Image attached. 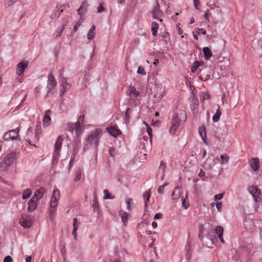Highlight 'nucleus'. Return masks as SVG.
Listing matches in <instances>:
<instances>
[{
    "instance_id": "f257e3e1",
    "label": "nucleus",
    "mask_w": 262,
    "mask_h": 262,
    "mask_svg": "<svg viewBox=\"0 0 262 262\" xmlns=\"http://www.w3.org/2000/svg\"><path fill=\"white\" fill-rule=\"evenodd\" d=\"M187 119V115L185 112H181L179 114L176 115L172 119L171 126L169 129L171 134H174L179 126L183 124Z\"/></svg>"
},
{
    "instance_id": "f03ea898",
    "label": "nucleus",
    "mask_w": 262,
    "mask_h": 262,
    "mask_svg": "<svg viewBox=\"0 0 262 262\" xmlns=\"http://www.w3.org/2000/svg\"><path fill=\"white\" fill-rule=\"evenodd\" d=\"M60 199V191L58 189H55L53 191L50 202V208L49 209V214L50 216L53 215L56 212V207L58 204V201Z\"/></svg>"
},
{
    "instance_id": "7ed1b4c3",
    "label": "nucleus",
    "mask_w": 262,
    "mask_h": 262,
    "mask_svg": "<svg viewBox=\"0 0 262 262\" xmlns=\"http://www.w3.org/2000/svg\"><path fill=\"white\" fill-rule=\"evenodd\" d=\"M101 134V132L100 130L96 129L85 140L86 142H88L90 145L94 144L95 147L97 148Z\"/></svg>"
},
{
    "instance_id": "20e7f679",
    "label": "nucleus",
    "mask_w": 262,
    "mask_h": 262,
    "mask_svg": "<svg viewBox=\"0 0 262 262\" xmlns=\"http://www.w3.org/2000/svg\"><path fill=\"white\" fill-rule=\"evenodd\" d=\"M56 84L57 83L53 75L51 73H50L48 77V84L47 86V93L46 97H48L51 95L52 91L55 88Z\"/></svg>"
},
{
    "instance_id": "39448f33",
    "label": "nucleus",
    "mask_w": 262,
    "mask_h": 262,
    "mask_svg": "<svg viewBox=\"0 0 262 262\" xmlns=\"http://www.w3.org/2000/svg\"><path fill=\"white\" fill-rule=\"evenodd\" d=\"M165 90L164 88L159 86H156L154 88V101L155 102H158L161 101L164 95Z\"/></svg>"
},
{
    "instance_id": "423d86ee",
    "label": "nucleus",
    "mask_w": 262,
    "mask_h": 262,
    "mask_svg": "<svg viewBox=\"0 0 262 262\" xmlns=\"http://www.w3.org/2000/svg\"><path fill=\"white\" fill-rule=\"evenodd\" d=\"M19 223L24 228H28L32 225V217L26 214H23L19 220Z\"/></svg>"
},
{
    "instance_id": "0eeeda50",
    "label": "nucleus",
    "mask_w": 262,
    "mask_h": 262,
    "mask_svg": "<svg viewBox=\"0 0 262 262\" xmlns=\"http://www.w3.org/2000/svg\"><path fill=\"white\" fill-rule=\"evenodd\" d=\"M248 190L255 202H258L260 200V190L256 186H250L248 188Z\"/></svg>"
},
{
    "instance_id": "6e6552de",
    "label": "nucleus",
    "mask_w": 262,
    "mask_h": 262,
    "mask_svg": "<svg viewBox=\"0 0 262 262\" xmlns=\"http://www.w3.org/2000/svg\"><path fill=\"white\" fill-rule=\"evenodd\" d=\"M16 139V129L6 132L4 136V140L7 142L13 141Z\"/></svg>"
},
{
    "instance_id": "1a4fd4ad",
    "label": "nucleus",
    "mask_w": 262,
    "mask_h": 262,
    "mask_svg": "<svg viewBox=\"0 0 262 262\" xmlns=\"http://www.w3.org/2000/svg\"><path fill=\"white\" fill-rule=\"evenodd\" d=\"M151 14L153 18L159 19L160 22L162 21V19L159 18L162 15V12L160 10L159 4L157 2L156 7L151 11Z\"/></svg>"
},
{
    "instance_id": "9d476101",
    "label": "nucleus",
    "mask_w": 262,
    "mask_h": 262,
    "mask_svg": "<svg viewBox=\"0 0 262 262\" xmlns=\"http://www.w3.org/2000/svg\"><path fill=\"white\" fill-rule=\"evenodd\" d=\"M60 96H63L67 90H69L71 88V85L67 81L66 78H62L60 82Z\"/></svg>"
},
{
    "instance_id": "9b49d317",
    "label": "nucleus",
    "mask_w": 262,
    "mask_h": 262,
    "mask_svg": "<svg viewBox=\"0 0 262 262\" xmlns=\"http://www.w3.org/2000/svg\"><path fill=\"white\" fill-rule=\"evenodd\" d=\"M29 61L27 60H23L17 64V76H21L24 73L25 69L28 67Z\"/></svg>"
},
{
    "instance_id": "f8f14e48",
    "label": "nucleus",
    "mask_w": 262,
    "mask_h": 262,
    "mask_svg": "<svg viewBox=\"0 0 262 262\" xmlns=\"http://www.w3.org/2000/svg\"><path fill=\"white\" fill-rule=\"evenodd\" d=\"M46 192V189L43 187H40L34 192L32 198L33 199H36L37 201H39L43 198Z\"/></svg>"
},
{
    "instance_id": "ddd939ff",
    "label": "nucleus",
    "mask_w": 262,
    "mask_h": 262,
    "mask_svg": "<svg viewBox=\"0 0 262 262\" xmlns=\"http://www.w3.org/2000/svg\"><path fill=\"white\" fill-rule=\"evenodd\" d=\"M38 205V201L32 198L28 203V211L29 212L34 211L37 208Z\"/></svg>"
},
{
    "instance_id": "4468645a",
    "label": "nucleus",
    "mask_w": 262,
    "mask_h": 262,
    "mask_svg": "<svg viewBox=\"0 0 262 262\" xmlns=\"http://www.w3.org/2000/svg\"><path fill=\"white\" fill-rule=\"evenodd\" d=\"M63 140V139L61 136H59L57 138L54 146V152L56 154H59Z\"/></svg>"
},
{
    "instance_id": "2eb2a0df",
    "label": "nucleus",
    "mask_w": 262,
    "mask_h": 262,
    "mask_svg": "<svg viewBox=\"0 0 262 262\" xmlns=\"http://www.w3.org/2000/svg\"><path fill=\"white\" fill-rule=\"evenodd\" d=\"M16 157V152H13L7 155V156L4 159V162L6 164L10 165L15 160Z\"/></svg>"
},
{
    "instance_id": "dca6fc26",
    "label": "nucleus",
    "mask_w": 262,
    "mask_h": 262,
    "mask_svg": "<svg viewBox=\"0 0 262 262\" xmlns=\"http://www.w3.org/2000/svg\"><path fill=\"white\" fill-rule=\"evenodd\" d=\"M51 113H52L51 111L50 110H48L46 112V114L44 116V118H43V126L47 127L50 124L51 121L50 115H51Z\"/></svg>"
},
{
    "instance_id": "f3484780",
    "label": "nucleus",
    "mask_w": 262,
    "mask_h": 262,
    "mask_svg": "<svg viewBox=\"0 0 262 262\" xmlns=\"http://www.w3.org/2000/svg\"><path fill=\"white\" fill-rule=\"evenodd\" d=\"M108 133L114 137H117L121 134V131L114 126H110L106 128Z\"/></svg>"
},
{
    "instance_id": "a211bd4d",
    "label": "nucleus",
    "mask_w": 262,
    "mask_h": 262,
    "mask_svg": "<svg viewBox=\"0 0 262 262\" xmlns=\"http://www.w3.org/2000/svg\"><path fill=\"white\" fill-rule=\"evenodd\" d=\"M199 133L204 142L206 144L207 136L206 133V128L204 125H202L199 128Z\"/></svg>"
},
{
    "instance_id": "6ab92c4d",
    "label": "nucleus",
    "mask_w": 262,
    "mask_h": 262,
    "mask_svg": "<svg viewBox=\"0 0 262 262\" xmlns=\"http://www.w3.org/2000/svg\"><path fill=\"white\" fill-rule=\"evenodd\" d=\"M250 166L254 171H257L259 168V160L258 158H253L250 163Z\"/></svg>"
},
{
    "instance_id": "aec40b11",
    "label": "nucleus",
    "mask_w": 262,
    "mask_h": 262,
    "mask_svg": "<svg viewBox=\"0 0 262 262\" xmlns=\"http://www.w3.org/2000/svg\"><path fill=\"white\" fill-rule=\"evenodd\" d=\"M181 195V190H180V188L179 187H176L172 194H171V197H172V199L174 200H177L180 196Z\"/></svg>"
},
{
    "instance_id": "412c9836",
    "label": "nucleus",
    "mask_w": 262,
    "mask_h": 262,
    "mask_svg": "<svg viewBox=\"0 0 262 262\" xmlns=\"http://www.w3.org/2000/svg\"><path fill=\"white\" fill-rule=\"evenodd\" d=\"M77 222H78V220H77V218H75V217L74 218L73 223V230L72 232V235L74 236V239L75 240H77L76 231L78 228V226L77 225Z\"/></svg>"
},
{
    "instance_id": "4be33fe9",
    "label": "nucleus",
    "mask_w": 262,
    "mask_h": 262,
    "mask_svg": "<svg viewBox=\"0 0 262 262\" xmlns=\"http://www.w3.org/2000/svg\"><path fill=\"white\" fill-rule=\"evenodd\" d=\"M205 59L208 60L212 56V52L208 47H204L203 49Z\"/></svg>"
},
{
    "instance_id": "5701e85b",
    "label": "nucleus",
    "mask_w": 262,
    "mask_h": 262,
    "mask_svg": "<svg viewBox=\"0 0 262 262\" xmlns=\"http://www.w3.org/2000/svg\"><path fill=\"white\" fill-rule=\"evenodd\" d=\"M95 29L96 27L95 25H92L91 27L90 30L89 31V32L88 33V38L89 40H92L94 38V37L95 36Z\"/></svg>"
},
{
    "instance_id": "b1692460",
    "label": "nucleus",
    "mask_w": 262,
    "mask_h": 262,
    "mask_svg": "<svg viewBox=\"0 0 262 262\" xmlns=\"http://www.w3.org/2000/svg\"><path fill=\"white\" fill-rule=\"evenodd\" d=\"M81 146V141L79 138L76 139L75 140L74 143L73 144L74 147V154H76L78 152V149Z\"/></svg>"
},
{
    "instance_id": "393cba45",
    "label": "nucleus",
    "mask_w": 262,
    "mask_h": 262,
    "mask_svg": "<svg viewBox=\"0 0 262 262\" xmlns=\"http://www.w3.org/2000/svg\"><path fill=\"white\" fill-rule=\"evenodd\" d=\"M222 115V112L220 108H219L216 110L215 114L213 115L212 117V120L214 122H217L219 121L220 118Z\"/></svg>"
},
{
    "instance_id": "a878e982",
    "label": "nucleus",
    "mask_w": 262,
    "mask_h": 262,
    "mask_svg": "<svg viewBox=\"0 0 262 262\" xmlns=\"http://www.w3.org/2000/svg\"><path fill=\"white\" fill-rule=\"evenodd\" d=\"M82 127L81 124L79 123V122L75 123V132L76 135V136L78 137L80 135L81 133Z\"/></svg>"
},
{
    "instance_id": "bb28decb",
    "label": "nucleus",
    "mask_w": 262,
    "mask_h": 262,
    "mask_svg": "<svg viewBox=\"0 0 262 262\" xmlns=\"http://www.w3.org/2000/svg\"><path fill=\"white\" fill-rule=\"evenodd\" d=\"M221 164L224 165L228 163L229 157L227 155H223L220 156Z\"/></svg>"
},
{
    "instance_id": "cd10ccee",
    "label": "nucleus",
    "mask_w": 262,
    "mask_h": 262,
    "mask_svg": "<svg viewBox=\"0 0 262 262\" xmlns=\"http://www.w3.org/2000/svg\"><path fill=\"white\" fill-rule=\"evenodd\" d=\"M159 28V25L156 22H153L151 24V31L154 36H156Z\"/></svg>"
},
{
    "instance_id": "c85d7f7f",
    "label": "nucleus",
    "mask_w": 262,
    "mask_h": 262,
    "mask_svg": "<svg viewBox=\"0 0 262 262\" xmlns=\"http://www.w3.org/2000/svg\"><path fill=\"white\" fill-rule=\"evenodd\" d=\"M143 197L144 199L145 207H146L147 206V202L149 201L150 198V190H147L143 193Z\"/></svg>"
},
{
    "instance_id": "c756f323",
    "label": "nucleus",
    "mask_w": 262,
    "mask_h": 262,
    "mask_svg": "<svg viewBox=\"0 0 262 262\" xmlns=\"http://www.w3.org/2000/svg\"><path fill=\"white\" fill-rule=\"evenodd\" d=\"M120 215L121 216L122 221L125 225L126 223L128 220V214L125 212H123L122 211H120L119 212Z\"/></svg>"
},
{
    "instance_id": "7c9ffc66",
    "label": "nucleus",
    "mask_w": 262,
    "mask_h": 262,
    "mask_svg": "<svg viewBox=\"0 0 262 262\" xmlns=\"http://www.w3.org/2000/svg\"><path fill=\"white\" fill-rule=\"evenodd\" d=\"M128 93L130 96L133 95L135 98H136L139 94V92L137 91L134 87H130Z\"/></svg>"
},
{
    "instance_id": "2f4dec72",
    "label": "nucleus",
    "mask_w": 262,
    "mask_h": 262,
    "mask_svg": "<svg viewBox=\"0 0 262 262\" xmlns=\"http://www.w3.org/2000/svg\"><path fill=\"white\" fill-rule=\"evenodd\" d=\"M32 194V191L30 189H26L23 194L22 198L24 200H26L29 198Z\"/></svg>"
},
{
    "instance_id": "473e14b6",
    "label": "nucleus",
    "mask_w": 262,
    "mask_h": 262,
    "mask_svg": "<svg viewBox=\"0 0 262 262\" xmlns=\"http://www.w3.org/2000/svg\"><path fill=\"white\" fill-rule=\"evenodd\" d=\"M215 232L218 236H223L224 228L221 226H217L215 228Z\"/></svg>"
},
{
    "instance_id": "72a5a7b5",
    "label": "nucleus",
    "mask_w": 262,
    "mask_h": 262,
    "mask_svg": "<svg viewBox=\"0 0 262 262\" xmlns=\"http://www.w3.org/2000/svg\"><path fill=\"white\" fill-rule=\"evenodd\" d=\"M83 7H82V6H81L79 8V9L77 10L78 14L80 15V20L78 21H77L75 25L77 27H79L83 22V19L81 18V12L83 11Z\"/></svg>"
},
{
    "instance_id": "f704fd0d",
    "label": "nucleus",
    "mask_w": 262,
    "mask_h": 262,
    "mask_svg": "<svg viewBox=\"0 0 262 262\" xmlns=\"http://www.w3.org/2000/svg\"><path fill=\"white\" fill-rule=\"evenodd\" d=\"M187 193L186 195L185 198H184L183 197L182 198V205L184 207L185 209L188 208L189 206V203L188 199H187Z\"/></svg>"
},
{
    "instance_id": "c9c22d12",
    "label": "nucleus",
    "mask_w": 262,
    "mask_h": 262,
    "mask_svg": "<svg viewBox=\"0 0 262 262\" xmlns=\"http://www.w3.org/2000/svg\"><path fill=\"white\" fill-rule=\"evenodd\" d=\"M200 100L204 101L206 99L210 98L209 94L208 93L202 92L200 94Z\"/></svg>"
},
{
    "instance_id": "e433bc0d",
    "label": "nucleus",
    "mask_w": 262,
    "mask_h": 262,
    "mask_svg": "<svg viewBox=\"0 0 262 262\" xmlns=\"http://www.w3.org/2000/svg\"><path fill=\"white\" fill-rule=\"evenodd\" d=\"M104 3H100L99 4V6L97 8V12L98 13H101L103 11H104L105 9L103 7Z\"/></svg>"
},
{
    "instance_id": "4c0bfd02",
    "label": "nucleus",
    "mask_w": 262,
    "mask_h": 262,
    "mask_svg": "<svg viewBox=\"0 0 262 262\" xmlns=\"http://www.w3.org/2000/svg\"><path fill=\"white\" fill-rule=\"evenodd\" d=\"M129 112H130V108L126 109V110L125 111V120L126 122H128L129 120L130 119V116L129 114Z\"/></svg>"
},
{
    "instance_id": "58836bf2",
    "label": "nucleus",
    "mask_w": 262,
    "mask_h": 262,
    "mask_svg": "<svg viewBox=\"0 0 262 262\" xmlns=\"http://www.w3.org/2000/svg\"><path fill=\"white\" fill-rule=\"evenodd\" d=\"M144 123L146 126V131H147V133L148 135H149L150 138L151 139V136H152V134H151L152 129H151V128L145 122H144Z\"/></svg>"
},
{
    "instance_id": "ea45409f",
    "label": "nucleus",
    "mask_w": 262,
    "mask_h": 262,
    "mask_svg": "<svg viewBox=\"0 0 262 262\" xmlns=\"http://www.w3.org/2000/svg\"><path fill=\"white\" fill-rule=\"evenodd\" d=\"M137 73L141 75H145L146 72L142 67H139L137 70Z\"/></svg>"
},
{
    "instance_id": "a19ab883",
    "label": "nucleus",
    "mask_w": 262,
    "mask_h": 262,
    "mask_svg": "<svg viewBox=\"0 0 262 262\" xmlns=\"http://www.w3.org/2000/svg\"><path fill=\"white\" fill-rule=\"evenodd\" d=\"M126 203L127 204V209L128 211L131 210V203H132V199L130 198H127L126 199Z\"/></svg>"
},
{
    "instance_id": "79ce46f5",
    "label": "nucleus",
    "mask_w": 262,
    "mask_h": 262,
    "mask_svg": "<svg viewBox=\"0 0 262 262\" xmlns=\"http://www.w3.org/2000/svg\"><path fill=\"white\" fill-rule=\"evenodd\" d=\"M193 5L196 10H200V2L199 0H193Z\"/></svg>"
},
{
    "instance_id": "37998d69",
    "label": "nucleus",
    "mask_w": 262,
    "mask_h": 262,
    "mask_svg": "<svg viewBox=\"0 0 262 262\" xmlns=\"http://www.w3.org/2000/svg\"><path fill=\"white\" fill-rule=\"evenodd\" d=\"M104 193V199H111V194L109 193L107 189H105L103 191Z\"/></svg>"
},
{
    "instance_id": "c03bdc74",
    "label": "nucleus",
    "mask_w": 262,
    "mask_h": 262,
    "mask_svg": "<svg viewBox=\"0 0 262 262\" xmlns=\"http://www.w3.org/2000/svg\"><path fill=\"white\" fill-rule=\"evenodd\" d=\"M75 123H68V129L70 132H73L75 130Z\"/></svg>"
},
{
    "instance_id": "a18cd8bd",
    "label": "nucleus",
    "mask_w": 262,
    "mask_h": 262,
    "mask_svg": "<svg viewBox=\"0 0 262 262\" xmlns=\"http://www.w3.org/2000/svg\"><path fill=\"white\" fill-rule=\"evenodd\" d=\"M81 172L80 170H78L76 173V176L75 178V181L78 182L81 179Z\"/></svg>"
},
{
    "instance_id": "49530a36",
    "label": "nucleus",
    "mask_w": 262,
    "mask_h": 262,
    "mask_svg": "<svg viewBox=\"0 0 262 262\" xmlns=\"http://www.w3.org/2000/svg\"><path fill=\"white\" fill-rule=\"evenodd\" d=\"M168 185V183H166L165 184H164V185H162L161 186H160L158 189V192L159 193H161V194H162L163 193V192H164V189L165 188V187L166 186H167Z\"/></svg>"
},
{
    "instance_id": "de8ad7c7",
    "label": "nucleus",
    "mask_w": 262,
    "mask_h": 262,
    "mask_svg": "<svg viewBox=\"0 0 262 262\" xmlns=\"http://www.w3.org/2000/svg\"><path fill=\"white\" fill-rule=\"evenodd\" d=\"M16 0H5V4L7 7H10L11 5L14 4Z\"/></svg>"
},
{
    "instance_id": "09e8293b",
    "label": "nucleus",
    "mask_w": 262,
    "mask_h": 262,
    "mask_svg": "<svg viewBox=\"0 0 262 262\" xmlns=\"http://www.w3.org/2000/svg\"><path fill=\"white\" fill-rule=\"evenodd\" d=\"M59 154H56L54 152L53 156V163H57L58 160Z\"/></svg>"
},
{
    "instance_id": "8fccbe9b",
    "label": "nucleus",
    "mask_w": 262,
    "mask_h": 262,
    "mask_svg": "<svg viewBox=\"0 0 262 262\" xmlns=\"http://www.w3.org/2000/svg\"><path fill=\"white\" fill-rule=\"evenodd\" d=\"M109 154L111 157H115V149L113 147H110L109 148Z\"/></svg>"
},
{
    "instance_id": "3c124183",
    "label": "nucleus",
    "mask_w": 262,
    "mask_h": 262,
    "mask_svg": "<svg viewBox=\"0 0 262 262\" xmlns=\"http://www.w3.org/2000/svg\"><path fill=\"white\" fill-rule=\"evenodd\" d=\"M196 33L198 35H200L201 34L205 35L206 34V31L204 30L203 29H198Z\"/></svg>"
},
{
    "instance_id": "603ef678",
    "label": "nucleus",
    "mask_w": 262,
    "mask_h": 262,
    "mask_svg": "<svg viewBox=\"0 0 262 262\" xmlns=\"http://www.w3.org/2000/svg\"><path fill=\"white\" fill-rule=\"evenodd\" d=\"M224 193H220L214 195V198L215 200H221L223 198Z\"/></svg>"
},
{
    "instance_id": "864d4df0",
    "label": "nucleus",
    "mask_w": 262,
    "mask_h": 262,
    "mask_svg": "<svg viewBox=\"0 0 262 262\" xmlns=\"http://www.w3.org/2000/svg\"><path fill=\"white\" fill-rule=\"evenodd\" d=\"M98 203L97 200L96 198H95V199L93 200V207L94 209H96L98 207Z\"/></svg>"
},
{
    "instance_id": "5fc2aeb1",
    "label": "nucleus",
    "mask_w": 262,
    "mask_h": 262,
    "mask_svg": "<svg viewBox=\"0 0 262 262\" xmlns=\"http://www.w3.org/2000/svg\"><path fill=\"white\" fill-rule=\"evenodd\" d=\"M84 121V116H80L78 119V121L76 122H79L80 124H82Z\"/></svg>"
},
{
    "instance_id": "6e6d98bb",
    "label": "nucleus",
    "mask_w": 262,
    "mask_h": 262,
    "mask_svg": "<svg viewBox=\"0 0 262 262\" xmlns=\"http://www.w3.org/2000/svg\"><path fill=\"white\" fill-rule=\"evenodd\" d=\"M222 202H217L216 204V207L217 209V210L219 211H221V209H222Z\"/></svg>"
},
{
    "instance_id": "4d7b16f0",
    "label": "nucleus",
    "mask_w": 262,
    "mask_h": 262,
    "mask_svg": "<svg viewBox=\"0 0 262 262\" xmlns=\"http://www.w3.org/2000/svg\"><path fill=\"white\" fill-rule=\"evenodd\" d=\"M162 217V214L161 213L159 212V213H156L155 215L154 219L155 220H157V219H161Z\"/></svg>"
},
{
    "instance_id": "13d9d810",
    "label": "nucleus",
    "mask_w": 262,
    "mask_h": 262,
    "mask_svg": "<svg viewBox=\"0 0 262 262\" xmlns=\"http://www.w3.org/2000/svg\"><path fill=\"white\" fill-rule=\"evenodd\" d=\"M198 68H199V66L197 64L195 65V62H194L191 68V72L192 73H194L196 71V70L198 69Z\"/></svg>"
},
{
    "instance_id": "bf43d9fd",
    "label": "nucleus",
    "mask_w": 262,
    "mask_h": 262,
    "mask_svg": "<svg viewBox=\"0 0 262 262\" xmlns=\"http://www.w3.org/2000/svg\"><path fill=\"white\" fill-rule=\"evenodd\" d=\"M12 259L10 256H7L5 257L4 262H12Z\"/></svg>"
},
{
    "instance_id": "052dcab7",
    "label": "nucleus",
    "mask_w": 262,
    "mask_h": 262,
    "mask_svg": "<svg viewBox=\"0 0 262 262\" xmlns=\"http://www.w3.org/2000/svg\"><path fill=\"white\" fill-rule=\"evenodd\" d=\"M177 29L179 35H181L183 33V30L180 27V24L177 25Z\"/></svg>"
},
{
    "instance_id": "680f3d73",
    "label": "nucleus",
    "mask_w": 262,
    "mask_h": 262,
    "mask_svg": "<svg viewBox=\"0 0 262 262\" xmlns=\"http://www.w3.org/2000/svg\"><path fill=\"white\" fill-rule=\"evenodd\" d=\"M209 10H207L206 12L205 13L204 15V17L207 20H209V18H208V13H209Z\"/></svg>"
},
{
    "instance_id": "e2e57ef3",
    "label": "nucleus",
    "mask_w": 262,
    "mask_h": 262,
    "mask_svg": "<svg viewBox=\"0 0 262 262\" xmlns=\"http://www.w3.org/2000/svg\"><path fill=\"white\" fill-rule=\"evenodd\" d=\"M205 176V172L202 170H201L199 173V177H203Z\"/></svg>"
},
{
    "instance_id": "0e129e2a",
    "label": "nucleus",
    "mask_w": 262,
    "mask_h": 262,
    "mask_svg": "<svg viewBox=\"0 0 262 262\" xmlns=\"http://www.w3.org/2000/svg\"><path fill=\"white\" fill-rule=\"evenodd\" d=\"M162 166L163 167V170H164V169H165L166 168V164H165V163L163 161H161V163H160V167H161Z\"/></svg>"
},
{
    "instance_id": "69168bd1",
    "label": "nucleus",
    "mask_w": 262,
    "mask_h": 262,
    "mask_svg": "<svg viewBox=\"0 0 262 262\" xmlns=\"http://www.w3.org/2000/svg\"><path fill=\"white\" fill-rule=\"evenodd\" d=\"M195 65L197 64L199 67L201 66H203V64H204V62L203 61H195Z\"/></svg>"
},
{
    "instance_id": "338daca9",
    "label": "nucleus",
    "mask_w": 262,
    "mask_h": 262,
    "mask_svg": "<svg viewBox=\"0 0 262 262\" xmlns=\"http://www.w3.org/2000/svg\"><path fill=\"white\" fill-rule=\"evenodd\" d=\"M204 71H203L202 70H201L200 71V79H201L202 80H203V73H204Z\"/></svg>"
},
{
    "instance_id": "774afa93",
    "label": "nucleus",
    "mask_w": 262,
    "mask_h": 262,
    "mask_svg": "<svg viewBox=\"0 0 262 262\" xmlns=\"http://www.w3.org/2000/svg\"><path fill=\"white\" fill-rule=\"evenodd\" d=\"M31 259H32L31 256H29L26 258V262H31Z\"/></svg>"
}]
</instances>
